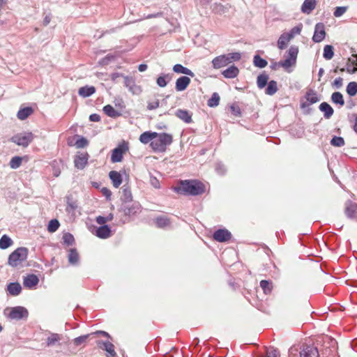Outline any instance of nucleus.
Listing matches in <instances>:
<instances>
[{
    "mask_svg": "<svg viewBox=\"0 0 357 357\" xmlns=\"http://www.w3.org/2000/svg\"><path fill=\"white\" fill-rule=\"evenodd\" d=\"M39 280L34 274H30L24 277L23 284L26 288H32L38 284Z\"/></svg>",
    "mask_w": 357,
    "mask_h": 357,
    "instance_id": "17",
    "label": "nucleus"
},
{
    "mask_svg": "<svg viewBox=\"0 0 357 357\" xmlns=\"http://www.w3.org/2000/svg\"><path fill=\"white\" fill-rule=\"evenodd\" d=\"M229 64V59L226 54L220 55L215 57L212 61L213 67L218 69L225 67Z\"/></svg>",
    "mask_w": 357,
    "mask_h": 357,
    "instance_id": "14",
    "label": "nucleus"
},
{
    "mask_svg": "<svg viewBox=\"0 0 357 357\" xmlns=\"http://www.w3.org/2000/svg\"><path fill=\"white\" fill-rule=\"evenodd\" d=\"M96 222L103 226L107 222V219L105 218V217L100 215L96 218Z\"/></svg>",
    "mask_w": 357,
    "mask_h": 357,
    "instance_id": "59",
    "label": "nucleus"
},
{
    "mask_svg": "<svg viewBox=\"0 0 357 357\" xmlns=\"http://www.w3.org/2000/svg\"><path fill=\"white\" fill-rule=\"evenodd\" d=\"M331 101L334 104L340 105V106H343L344 105V100L343 98V96L340 92H334L331 96Z\"/></svg>",
    "mask_w": 357,
    "mask_h": 357,
    "instance_id": "35",
    "label": "nucleus"
},
{
    "mask_svg": "<svg viewBox=\"0 0 357 357\" xmlns=\"http://www.w3.org/2000/svg\"><path fill=\"white\" fill-rule=\"evenodd\" d=\"M173 142L172 135L162 132L158 133V136L151 142L150 146L155 152L162 153L167 149V146L170 145Z\"/></svg>",
    "mask_w": 357,
    "mask_h": 357,
    "instance_id": "2",
    "label": "nucleus"
},
{
    "mask_svg": "<svg viewBox=\"0 0 357 357\" xmlns=\"http://www.w3.org/2000/svg\"><path fill=\"white\" fill-rule=\"evenodd\" d=\"M129 150V144L128 142L123 141L117 147L112 151L111 162L113 163L121 162L123 155Z\"/></svg>",
    "mask_w": 357,
    "mask_h": 357,
    "instance_id": "6",
    "label": "nucleus"
},
{
    "mask_svg": "<svg viewBox=\"0 0 357 357\" xmlns=\"http://www.w3.org/2000/svg\"><path fill=\"white\" fill-rule=\"evenodd\" d=\"M28 311L23 307L18 306L11 308L8 317L11 319H21L27 317Z\"/></svg>",
    "mask_w": 357,
    "mask_h": 357,
    "instance_id": "10",
    "label": "nucleus"
},
{
    "mask_svg": "<svg viewBox=\"0 0 357 357\" xmlns=\"http://www.w3.org/2000/svg\"><path fill=\"white\" fill-rule=\"evenodd\" d=\"M300 357H319V353L314 345L303 344L301 347Z\"/></svg>",
    "mask_w": 357,
    "mask_h": 357,
    "instance_id": "7",
    "label": "nucleus"
},
{
    "mask_svg": "<svg viewBox=\"0 0 357 357\" xmlns=\"http://www.w3.org/2000/svg\"><path fill=\"white\" fill-rule=\"evenodd\" d=\"M98 346L100 349H104L107 352V354H108L107 357H114L116 355V354L114 351V346L110 342L99 341L98 342Z\"/></svg>",
    "mask_w": 357,
    "mask_h": 357,
    "instance_id": "15",
    "label": "nucleus"
},
{
    "mask_svg": "<svg viewBox=\"0 0 357 357\" xmlns=\"http://www.w3.org/2000/svg\"><path fill=\"white\" fill-rule=\"evenodd\" d=\"M326 36L325 25L324 23L319 22L315 25L314 32L312 40L314 43L321 42Z\"/></svg>",
    "mask_w": 357,
    "mask_h": 357,
    "instance_id": "8",
    "label": "nucleus"
},
{
    "mask_svg": "<svg viewBox=\"0 0 357 357\" xmlns=\"http://www.w3.org/2000/svg\"><path fill=\"white\" fill-rule=\"evenodd\" d=\"M267 84L268 86L266 89V93L269 96L275 94L278 91L277 82L274 80H272L269 82Z\"/></svg>",
    "mask_w": 357,
    "mask_h": 357,
    "instance_id": "37",
    "label": "nucleus"
},
{
    "mask_svg": "<svg viewBox=\"0 0 357 357\" xmlns=\"http://www.w3.org/2000/svg\"><path fill=\"white\" fill-rule=\"evenodd\" d=\"M298 53V47H291V68L296 65Z\"/></svg>",
    "mask_w": 357,
    "mask_h": 357,
    "instance_id": "53",
    "label": "nucleus"
},
{
    "mask_svg": "<svg viewBox=\"0 0 357 357\" xmlns=\"http://www.w3.org/2000/svg\"><path fill=\"white\" fill-rule=\"evenodd\" d=\"M160 101L158 99H155L153 100L148 102L147 109L149 110L155 109L159 107Z\"/></svg>",
    "mask_w": 357,
    "mask_h": 357,
    "instance_id": "52",
    "label": "nucleus"
},
{
    "mask_svg": "<svg viewBox=\"0 0 357 357\" xmlns=\"http://www.w3.org/2000/svg\"><path fill=\"white\" fill-rule=\"evenodd\" d=\"M342 84H343V79L340 77L335 78L333 82V86H334L336 89L341 88L342 86Z\"/></svg>",
    "mask_w": 357,
    "mask_h": 357,
    "instance_id": "56",
    "label": "nucleus"
},
{
    "mask_svg": "<svg viewBox=\"0 0 357 357\" xmlns=\"http://www.w3.org/2000/svg\"><path fill=\"white\" fill-rule=\"evenodd\" d=\"M226 56L229 59V63H231L232 61H239L241 58V55L239 52L229 53L226 54Z\"/></svg>",
    "mask_w": 357,
    "mask_h": 357,
    "instance_id": "50",
    "label": "nucleus"
},
{
    "mask_svg": "<svg viewBox=\"0 0 357 357\" xmlns=\"http://www.w3.org/2000/svg\"><path fill=\"white\" fill-rule=\"evenodd\" d=\"M89 154L86 152H79L75 157V167L79 169H83L88 163Z\"/></svg>",
    "mask_w": 357,
    "mask_h": 357,
    "instance_id": "9",
    "label": "nucleus"
},
{
    "mask_svg": "<svg viewBox=\"0 0 357 357\" xmlns=\"http://www.w3.org/2000/svg\"><path fill=\"white\" fill-rule=\"evenodd\" d=\"M22 162V158L20 156H15L11 158L9 165L11 169H17L20 167Z\"/></svg>",
    "mask_w": 357,
    "mask_h": 357,
    "instance_id": "41",
    "label": "nucleus"
},
{
    "mask_svg": "<svg viewBox=\"0 0 357 357\" xmlns=\"http://www.w3.org/2000/svg\"><path fill=\"white\" fill-rule=\"evenodd\" d=\"M331 144L336 147H342L344 145V140L342 137L334 136L331 140Z\"/></svg>",
    "mask_w": 357,
    "mask_h": 357,
    "instance_id": "46",
    "label": "nucleus"
},
{
    "mask_svg": "<svg viewBox=\"0 0 357 357\" xmlns=\"http://www.w3.org/2000/svg\"><path fill=\"white\" fill-rule=\"evenodd\" d=\"M109 176L114 188H118L122 183V176L119 172L111 171L109 174Z\"/></svg>",
    "mask_w": 357,
    "mask_h": 357,
    "instance_id": "20",
    "label": "nucleus"
},
{
    "mask_svg": "<svg viewBox=\"0 0 357 357\" xmlns=\"http://www.w3.org/2000/svg\"><path fill=\"white\" fill-rule=\"evenodd\" d=\"M268 75L266 73L260 74L257 77V86L259 89H263L266 86V85L268 84Z\"/></svg>",
    "mask_w": 357,
    "mask_h": 357,
    "instance_id": "34",
    "label": "nucleus"
},
{
    "mask_svg": "<svg viewBox=\"0 0 357 357\" xmlns=\"http://www.w3.org/2000/svg\"><path fill=\"white\" fill-rule=\"evenodd\" d=\"M157 136L158 132L146 131L140 135L139 139L141 143L146 144L151 143Z\"/></svg>",
    "mask_w": 357,
    "mask_h": 357,
    "instance_id": "22",
    "label": "nucleus"
},
{
    "mask_svg": "<svg viewBox=\"0 0 357 357\" xmlns=\"http://www.w3.org/2000/svg\"><path fill=\"white\" fill-rule=\"evenodd\" d=\"M220 96L217 93H213L211 98L208 100L207 105L211 107H216L220 102Z\"/></svg>",
    "mask_w": 357,
    "mask_h": 357,
    "instance_id": "44",
    "label": "nucleus"
},
{
    "mask_svg": "<svg viewBox=\"0 0 357 357\" xmlns=\"http://www.w3.org/2000/svg\"><path fill=\"white\" fill-rule=\"evenodd\" d=\"M190 79L187 76L178 77L175 83V89L177 91H183L185 90L190 84Z\"/></svg>",
    "mask_w": 357,
    "mask_h": 357,
    "instance_id": "13",
    "label": "nucleus"
},
{
    "mask_svg": "<svg viewBox=\"0 0 357 357\" xmlns=\"http://www.w3.org/2000/svg\"><path fill=\"white\" fill-rule=\"evenodd\" d=\"M63 243L67 245H71L75 242L73 236L70 233H66L63 236Z\"/></svg>",
    "mask_w": 357,
    "mask_h": 357,
    "instance_id": "49",
    "label": "nucleus"
},
{
    "mask_svg": "<svg viewBox=\"0 0 357 357\" xmlns=\"http://www.w3.org/2000/svg\"><path fill=\"white\" fill-rule=\"evenodd\" d=\"M50 21H51V17L50 15H46L43 20V24L45 26H47V24H49Z\"/></svg>",
    "mask_w": 357,
    "mask_h": 357,
    "instance_id": "63",
    "label": "nucleus"
},
{
    "mask_svg": "<svg viewBox=\"0 0 357 357\" xmlns=\"http://www.w3.org/2000/svg\"><path fill=\"white\" fill-rule=\"evenodd\" d=\"M288 56L283 61H280L279 62H275L272 63L271 68L273 70H278L280 68H283L284 69L288 70L289 68H290V50L288 52Z\"/></svg>",
    "mask_w": 357,
    "mask_h": 357,
    "instance_id": "19",
    "label": "nucleus"
},
{
    "mask_svg": "<svg viewBox=\"0 0 357 357\" xmlns=\"http://www.w3.org/2000/svg\"><path fill=\"white\" fill-rule=\"evenodd\" d=\"M334 56L333 47L326 45L324 48L323 56L326 60L331 59Z\"/></svg>",
    "mask_w": 357,
    "mask_h": 357,
    "instance_id": "38",
    "label": "nucleus"
},
{
    "mask_svg": "<svg viewBox=\"0 0 357 357\" xmlns=\"http://www.w3.org/2000/svg\"><path fill=\"white\" fill-rule=\"evenodd\" d=\"M345 214L350 219H357V204L351 200L345 202Z\"/></svg>",
    "mask_w": 357,
    "mask_h": 357,
    "instance_id": "11",
    "label": "nucleus"
},
{
    "mask_svg": "<svg viewBox=\"0 0 357 357\" xmlns=\"http://www.w3.org/2000/svg\"><path fill=\"white\" fill-rule=\"evenodd\" d=\"M87 337H88V335H84V336L78 337H77V338H75V339L74 340V344H75L76 346H79V345H80L82 343H83L84 342H85Z\"/></svg>",
    "mask_w": 357,
    "mask_h": 357,
    "instance_id": "57",
    "label": "nucleus"
},
{
    "mask_svg": "<svg viewBox=\"0 0 357 357\" xmlns=\"http://www.w3.org/2000/svg\"><path fill=\"white\" fill-rule=\"evenodd\" d=\"M147 68H148V66L146 64L142 63V64L139 65L138 70L140 72H144L147 69Z\"/></svg>",
    "mask_w": 357,
    "mask_h": 357,
    "instance_id": "64",
    "label": "nucleus"
},
{
    "mask_svg": "<svg viewBox=\"0 0 357 357\" xmlns=\"http://www.w3.org/2000/svg\"><path fill=\"white\" fill-rule=\"evenodd\" d=\"M111 79L113 82H116L119 77H123V75L119 73H114L111 75Z\"/></svg>",
    "mask_w": 357,
    "mask_h": 357,
    "instance_id": "62",
    "label": "nucleus"
},
{
    "mask_svg": "<svg viewBox=\"0 0 357 357\" xmlns=\"http://www.w3.org/2000/svg\"><path fill=\"white\" fill-rule=\"evenodd\" d=\"M88 144V141L84 137H80L75 142V146L77 148H84Z\"/></svg>",
    "mask_w": 357,
    "mask_h": 357,
    "instance_id": "55",
    "label": "nucleus"
},
{
    "mask_svg": "<svg viewBox=\"0 0 357 357\" xmlns=\"http://www.w3.org/2000/svg\"><path fill=\"white\" fill-rule=\"evenodd\" d=\"M27 256L28 249L26 248H18L9 255L8 264L12 267H16L26 261Z\"/></svg>",
    "mask_w": 357,
    "mask_h": 357,
    "instance_id": "4",
    "label": "nucleus"
},
{
    "mask_svg": "<svg viewBox=\"0 0 357 357\" xmlns=\"http://www.w3.org/2000/svg\"><path fill=\"white\" fill-rule=\"evenodd\" d=\"M254 65L256 67L262 68L267 66V61L259 55H255L253 59Z\"/></svg>",
    "mask_w": 357,
    "mask_h": 357,
    "instance_id": "42",
    "label": "nucleus"
},
{
    "mask_svg": "<svg viewBox=\"0 0 357 357\" xmlns=\"http://www.w3.org/2000/svg\"><path fill=\"white\" fill-rule=\"evenodd\" d=\"M79 260V255L76 249H70L68 254V261L71 264H75Z\"/></svg>",
    "mask_w": 357,
    "mask_h": 357,
    "instance_id": "40",
    "label": "nucleus"
},
{
    "mask_svg": "<svg viewBox=\"0 0 357 357\" xmlns=\"http://www.w3.org/2000/svg\"><path fill=\"white\" fill-rule=\"evenodd\" d=\"M61 340V337L58 333H52L47 338V346H53L56 344L57 342H59Z\"/></svg>",
    "mask_w": 357,
    "mask_h": 357,
    "instance_id": "36",
    "label": "nucleus"
},
{
    "mask_svg": "<svg viewBox=\"0 0 357 357\" xmlns=\"http://www.w3.org/2000/svg\"><path fill=\"white\" fill-rule=\"evenodd\" d=\"M123 199L125 202H130L132 199V196L130 190L123 189Z\"/></svg>",
    "mask_w": 357,
    "mask_h": 357,
    "instance_id": "51",
    "label": "nucleus"
},
{
    "mask_svg": "<svg viewBox=\"0 0 357 357\" xmlns=\"http://www.w3.org/2000/svg\"><path fill=\"white\" fill-rule=\"evenodd\" d=\"M353 59H349L347 64V72L350 74H354L357 72V54L352 55Z\"/></svg>",
    "mask_w": 357,
    "mask_h": 357,
    "instance_id": "26",
    "label": "nucleus"
},
{
    "mask_svg": "<svg viewBox=\"0 0 357 357\" xmlns=\"http://www.w3.org/2000/svg\"><path fill=\"white\" fill-rule=\"evenodd\" d=\"M33 109L31 107H26L21 108L17 114V116L20 120H25L33 114Z\"/></svg>",
    "mask_w": 357,
    "mask_h": 357,
    "instance_id": "24",
    "label": "nucleus"
},
{
    "mask_svg": "<svg viewBox=\"0 0 357 357\" xmlns=\"http://www.w3.org/2000/svg\"><path fill=\"white\" fill-rule=\"evenodd\" d=\"M347 93L350 96H354L357 93V82H351L347 86Z\"/></svg>",
    "mask_w": 357,
    "mask_h": 357,
    "instance_id": "43",
    "label": "nucleus"
},
{
    "mask_svg": "<svg viewBox=\"0 0 357 357\" xmlns=\"http://www.w3.org/2000/svg\"><path fill=\"white\" fill-rule=\"evenodd\" d=\"M213 238L218 242H227L231 238V233L226 229H220L213 233Z\"/></svg>",
    "mask_w": 357,
    "mask_h": 357,
    "instance_id": "12",
    "label": "nucleus"
},
{
    "mask_svg": "<svg viewBox=\"0 0 357 357\" xmlns=\"http://www.w3.org/2000/svg\"><path fill=\"white\" fill-rule=\"evenodd\" d=\"M173 71L178 74H184L192 77L195 76L194 73L189 68L183 66L181 64H176L173 66Z\"/></svg>",
    "mask_w": 357,
    "mask_h": 357,
    "instance_id": "28",
    "label": "nucleus"
},
{
    "mask_svg": "<svg viewBox=\"0 0 357 357\" xmlns=\"http://www.w3.org/2000/svg\"><path fill=\"white\" fill-rule=\"evenodd\" d=\"M111 234V229L107 225L99 227L96 230V235L100 238H107Z\"/></svg>",
    "mask_w": 357,
    "mask_h": 357,
    "instance_id": "23",
    "label": "nucleus"
},
{
    "mask_svg": "<svg viewBox=\"0 0 357 357\" xmlns=\"http://www.w3.org/2000/svg\"><path fill=\"white\" fill-rule=\"evenodd\" d=\"M124 82L126 86H129L130 84L134 82L132 78L128 76L124 77Z\"/></svg>",
    "mask_w": 357,
    "mask_h": 357,
    "instance_id": "60",
    "label": "nucleus"
},
{
    "mask_svg": "<svg viewBox=\"0 0 357 357\" xmlns=\"http://www.w3.org/2000/svg\"><path fill=\"white\" fill-rule=\"evenodd\" d=\"M7 290L12 296H17L22 290V287L18 282L10 283L7 287Z\"/></svg>",
    "mask_w": 357,
    "mask_h": 357,
    "instance_id": "31",
    "label": "nucleus"
},
{
    "mask_svg": "<svg viewBox=\"0 0 357 357\" xmlns=\"http://www.w3.org/2000/svg\"><path fill=\"white\" fill-rule=\"evenodd\" d=\"M319 109L324 112V116L326 119H330L334 113L332 107L327 102H324L319 105Z\"/></svg>",
    "mask_w": 357,
    "mask_h": 357,
    "instance_id": "27",
    "label": "nucleus"
},
{
    "mask_svg": "<svg viewBox=\"0 0 357 357\" xmlns=\"http://www.w3.org/2000/svg\"><path fill=\"white\" fill-rule=\"evenodd\" d=\"M139 210L138 203L126 204L123 207V213L126 215H135Z\"/></svg>",
    "mask_w": 357,
    "mask_h": 357,
    "instance_id": "16",
    "label": "nucleus"
},
{
    "mask_svg": "<svg viewBox=\"0 0 357 357\" xmlns=\"http://www.w3.org/2000/svg\"><path fill=\"white\" fill-rule=\"evenodd\" d=\"M154 222L158 228L165 229L170 225L171 220L166 215H160L155 218Z\"/></svg>",
    "mask_w": 357,
    "mask_h": 357,
    "instance_id": "18",
    "label": "nucleus"
},
{
    "mask_svg": "<svg viewBox=\"0 0 357 357\" xmlns=\"http://www.w3.org/2000/svg\"><path fill=\"white\" fill-rule=\"evenodd\" d=\"M175 115L185 123H189L192 122V114L188 110L179 109L176 110Z\"/></svg>",
    "mask_w": 357,
    "mask_h": 357,
    "instance_id": "25",
    "label": "nucleus"
},
{
    "mask_svg": "<svg viewBox=\"0 0 357 357\" xmlns=\"http://www.w3.org/2000/svg\"><path fill=\"white\" fill-rule=\"evenodd\" d=\"M230 109L234 115L239 116L241 114V109L238 106L231 105Z\"/></svg>",
    "mask_w": 357,
    "mask_h": 357,
    "instance_id": "58",
    "label": "nucleus"
},
{
    "mask_svg": "<svg viewBox=\"0 0 357 357\" xmlns=\"http://www.w3.org/2000/svg\"><path fill=\"white\" fill-rule=\"evenodd\" d=\"M104 113L109 117L115 118L120 114L110 105H105L102 109Z\"/></svg>",
    "mask_w": 357,
    "mask_h": 357,
    "instance_id": "33",
    "label": "nucleus"
},
{
    "mask_svg": "<svg viewBox=\"0 0 357 357\" xmlns=\"http://www.w3.org/2000/svg\"><path fill=\"white\" fill-rule=\"evenodd\" d=\"M173 190L180 195L197 196L205 192L206 185L198 180H184L180 181Z\"/></svg>",
    "mask_w": 357,
    "mask_h": 357,
    "instance_id": "1",
    "label": "nucleus"
},
{
    "mask_svg": "<svg viewBox=\"0 0 357 357\" xmlns=\"http://www.w3.org/2000/svg\"><path fill=\"white\" fill-rule=\"evenodd\" d=\"M33 139L34 135L31 132H24L15 135L10 138V141L17 146L26 148L33 142Z\"/></svg>",
    "mask_w": 357,
    "mask_h": 357,
    "instance_id": "5",
    "label": "nucleus"
},
{
    "mask_svg": "<svg viewBox=\"0 0 357 357\" xmlns=\"http://www.w3.org/2000/svg\"><path fill=\"white\" fill-rule=\"evenodd\" d=\"M239 73V70L237 67L232 66L222 72V75L226 78H234Z\"/></svg>",
    "mask_w": 357,
    "mask_h": 357,
    "instance_id": "32",
    "label": "nucleus"
},
{
    "mask_svg": "<svg viewBox=\"0 0 357 357\" xmlns=\"http://www.w3.org/2000/svg\"><path fill=\"white\" fill-rule=\"evenodd\" d=\"M290 41V33H284L280 36L278 41V46L280 50L286 48Z\"/></svg>",
    "mask_w": 357,
    "mask_h": 357,
    "instance_id": "30",
    "label": "nucleus"
},
{
    "mask_svg": "<svg viewBox=\"0 0 357 357\" xmlns=\"http://www.w3.org/2000/svg\"><path fill=\"white\" fill-rule=\"evenodd\" d=\"M170 77L168 75L160 76L157 79V84L160 87H165L167 84V82L170 80Z\"/></svg>",
    "mask_w": 357,
    "mask_h": 357,
    "instance_id": "48",
    "label": "nucleus"
},
{
    "mask_svg": "<svg viewBox=\"0 0 357 357\" xmlns=\"http://www.w3.org/2000/svg\"><path fill=\"white\" fill-rule=\"evenodd\" d=\"M316 0H305L301 6V11L305 14H310L315 8Z\"/></svg>",
    "mask_w": 357,
    "mask_h": 357,
    "instance_id": "21",
    "label": "nucleus"
},
{
    "mask_svg": "<svg viewBox=\"0 0 357 357\" xmlns=\"http://www.w3.org/2000/svg\"><path fill=\"white\" fill-rule=\"evenodd\" d=\"M89 119L91 121L98 122V121H99L100 120V116L98 114H93L90 115Z\"/></svg>",
    "mask_w": 357,
    "mask_h": 357,
    "instance_id": "61",
    "label": "nucleus"
},
{
    "mask_svg": "<svg viewBox=\"0 0 357 357\" xmlns=\"http://www.w3.org/2000/svg\"><path fill=\"white\" fill-rule=\"evenodd\" d=\"M59 225H60V224L57 220H56V219L51 220L49 222V224L47 226V230L49 232L53 233L58 229V228L59 227Z\"/></svg>",
    "mask_w": 357,
    "mask_h": 357,
    "instance_id": "47",
    "label": "nucleus"
},
{
    "mask_svg": "<svg viewBox=\"0 0 357 357\" xmlns=\"http://www.w3.org/2000/svg\"><path fill=\"white\" fill-rule=\"evenodd\" d=\"M347 10V8L345 6H339L337 7L334 11V16L336 17H339L342 16Z\"/></svg>",
    "mask_w": 357,
    "mask_h": 357,
    "instance_id": "54",
    "label": "nucleus"
},
{
    "mask_svg": "<svg viewBox=\"0 0 357 357\" xmlns=\"http://www.w3.org/2000/svg\"><path fill=\"white\" fill-rule=\"evenodd\" d=\"M96 92V88L93 86H84L78 90V94L84 98L89 97Z\"/></svg>",
    "mask_w": 357,
    "mask_h": 357,
    "instance_id": "29",
    "label": "nucleus"
},
{
    "mask_svg": "<svg viewBox=\"0 0 357 357\" xmlns=\"http://www.w3.org/2000/svg\"><path fill=\"white\" fill-rule=\"evenodd\" d=\"M260 287L266 294L271 293L272 291V284L268 280H261L260 282Z\"/></svg>",
    "mask_w": 357,
    "mask_h": 357,
    "instance_id": "45",
    "label": "nucleus"
},
{
    "mask_svg": "<svg viewBox=\"0 0 357 357\" xmlns=\"http://www.w3.org/2000/svg\"><path fill=\"white\" fill-rule=\"evenodd\" d=\"M13 244V241L10 237H8L7 235H3L0 238V248L1 249H6L8 247H10Z\"/></svg>",
    "mask_w": 357,
    "mask_h": 357,
    "instance_id": "39",
    "label": "nucleus"
},
{
    "mask_svg": "<svg viewBox=\"0 0 357 357\" xmlns=\"http://www.w3.org/2000/svg\"><path fill=\"white\" fill-rule=\"evenodd\" d=\"M320 100L317 93L313 89H308L305 96L301 98L300 106L303 110L305 114H309L311 112L310 106Z\"/></svg>",
    "mask_w": 357,
    "mask_h": 357,
    "instance_id": "3",
    "label": "nucleus"
}]
</instances>
